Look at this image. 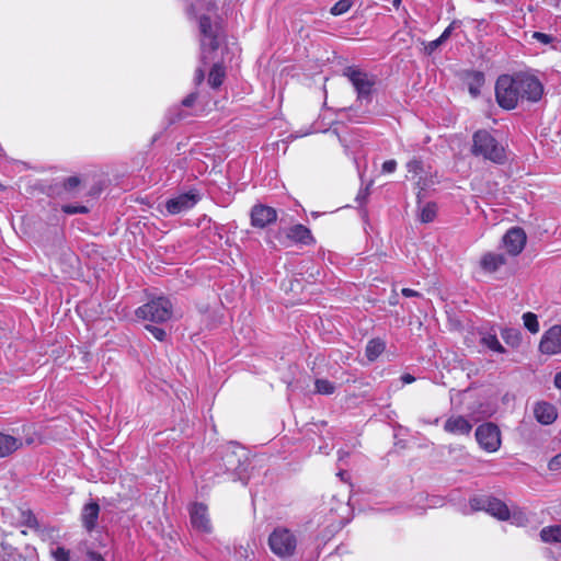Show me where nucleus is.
<instances>
[{
	"instance_id": "nucleus-40",
	"label": "nucleus",
	"mask_w": 561,
	"mask_h": 561,
	"mask_svg": "<svg viewBox=\"0 0 561 561\" xmlns=\"http://www.w3.org/2000/svg\"><path fill=\"white\" fill-rule=\"evenodd\" d=\"M196 98H197L196 93L188 94L186 98L183 99L182 105L185 107H191L194 104V102L196 101Z\"/></svg>"
},
{
	"instance_id": "nucleus-17",
	"label": "nucleus",
	"mask_w": 561,
	"mask_h": 561,
	"mask_svg": "<svg viewBox=\"0 0 561 561\" xmlns=\"http://www.w3.org/2000/svg\"><path fill=\"white\" fill-rule=\"evenodd\" d=\"M444 430L451 435H469L472 430V424L462 415H451L446 420Z\"/></svg>"
},
{
	"instance_id": "nucleus-44",
	"label": "nucleus",
	"mask_w": 561,
	"mask_h": 561,
	"mask_svg": "<svg viewBox=\"0 0 561 561\" xmlns=\"http://www.w3.org/2000/svg\"><path fill=\"white\" fill-rule=\"evenodd\" d=\"M451 31H453V24H450L447 28H445V31L439 36L440 39H443L445 42L450 36Z\"/></svg>"
},
{
	"instance_id": "nucleus-21",
	"label": "nucleus",
	"mask_w": 561,
	"mask_h": 561,
	"mask_svg": "<svg viewBox=\"0 0 561 561\" xmlns=\"http://www.w3.org/2000/svg\"><path fill=\"white\" fill-rule=\"evenodd\" d=\"M22 446L20 438L0 432V457L4 458Z\"/></svg>"
},
{
	"instance_id": "nucleus-7",
	"label": "nucleus",
	"mask_w": 561,
	"mask_h": 561,
	"mask_svg": "<svg viewBox=\"0 0 561 561\" xmlns=\"http://www.w3.org/2000/svg\"><path fill=\"white\" fill-rule=\"evenodd\" d=\"M359 100L368 101L376 83L375 77L357 67H348L344 70Z\"/></svg>"
},
{
	"instance_id": "nucleus-52",
	"label": "nucleus",
	"mask_w": 561,
	"mask_h": 561,
	"mask_svg": "<svg viewBox=\"0 0 561 561\" xmlns=\"http://www.w3.org/2000/svg\"><path fill=\"white\" fill-rule=\"evenodd\" d=\"M339 525H340V526H343V525H344V519H343V518H341V520L339 522Z\"/></svg>"
},
{
	"instance_id": "nucleus-36",
	"label": "nucleus",
	"mask_w": 561,
	"mask_h": 561,
	"mask_svg": "<svg viewBox=\"0 0 561 561\" xmlns=\"http://www.w3.org/2000/svg\"><path fill=\"white\" fill-rule=\"evenodd\" d=\"M62 211L69 215L73 214H85L88 213V208L85 206H73V205H64Z\"/></svg>"
},
{
	"instance_id": "nucleus-34",
	"label": "nucleus",
	"mask_w": 561,
	"mask_h": 561,
	"mask_svg": "<svg viewBox=\"0 0 561 561\" xmlns=\"http://www.w3.org/2000/svg\"><path fill=\"white\" fill-rule=\"evenodd\" d=\"M253 556V550L249 545H239L234 548V558L238 561H247L250 559V557Z\"/></svg>"
},
{
	"instance_id": "nucleus-3",
	"label": "nucleus",
	"mask_w": 561,
	"mask_h": 561,
	"mask_svg": "<svg viewBox=\"0 0 561 561\" xmlns=\"http://www.w3.org/2000/svg\"><path fill=\"white\" fill-rule=\"evenodd\" d=\"M267 545L273 554L286 561L295 557L298 548V536L295 530L278 525L268 535Z\"/></svg>"
},
{
	"instance_id": "nucleus-29",
	"label": "nucleus",
	"mask_w": 561,
	"mask_h": 561,
	"mask_svg": "<svg viewBox=\"0 0 561 561\" xmlns=\"http://www.w3.org/2000/svg\"><path fill=\"white\" fill-rule=\"evenodd\" d=\"M506 520H510L513 525L516 526H525L529 522V518L525 511L520 508H513L508 511V517Z\"/></svg>"
},
{
	"instance_id": "nucleus-49",
	"label": "nucleus",
	"mask_w": 561,
	"mask_h": 561,
	"mask_svg": "<svg viewBox=\"0 0 561 561\" xmlns=\"http://www.w3.org/2000/svg\"><path fill=\"white\" fill-rule=\"evenodd\" d=\"M214 9H215L214 3L208 2V3H207V5H206V11H207L208 13H211V12L214 11Z\"/></svg>"
},
{
	"instance_id": "nucleus-48",
	"label": "nucleus",
	"mask_w": 561,
	"mask_h": 561,
	"mask_svg": "<svg viewBox=\"0 0 561 561\" xmlns=\"http://www.w3.org/2000/svg\"><path fill=\"white\" fill-rule=\"evenodd\" d=\"M545 2H547L549 5H552L559 10H561V0H543Z\"/></svg>"
},
{
	"instance_id": "nucleus-18",
	"label": "nucleus",
	"mask_w": 561,
	"mask_h": 561,
	"mask_svg": "<svg viewBox=\"0 0 561 561\" xmlns=\"http://www.w3.org/2000/svg\"><path fill=\"white\" fill-rule=\"evenodd\" d=\"M505 263L504 254L497 252H486L480 259V267L486 274L496 273Z\"/></svg>"
},
{
	"instance_id": "nucleus-20",
	"label": "nucleus",
	"mask_w": 561,
	"mask_h": 561,
	"mask_svg": "<svg viewBox=\"0 0 561 561\" xmlns=\"http://www.w3.org/2000/svg\"><path fill=\"white\" fill-rule=\"evenodd\" d=\"M536 420L545 425L552 424L558 416L557 409L553 404L548 402H539L534 410Z\"/></svg>"
},
{
	"instance_id": "nucleus-14",
	"label": "nucleus",
	"mask_w": 561,
	"mask_h": 561,
	"mask_svg": "<svg viewBox=\"0 0 561 561\" xmlns=\"http://www.w3.org/2000/svg\"><path fill=\"white\" fill-rule=\"evenodd\" d=\"M526 239V233L522 228L513 227L503 236L502 242L507 253L516 256L524 250Z\"/></svg>"
},
{
	"instance_id": "nucleus-6",
	"label": "nucleus",
	"mask_w": 561,
	"mask_h": 561,
	"mask_svg": "<svg viewBox=\"0 0 561 561\" xmlns=\"http://www.w3.org/2000/svg\"><path fill=\"white\" fill-rule=\"evenodd\" d=\"M495 96L501 107L506 110L516 107L520 100V94L515 76L503 75L499 77L495 84Z\"/></svg>"
},
{
	"instance_id": "nucleus-39",
	"label": "nucleus",
	"mask_w": 561,
	"mask_h": 561,
	"mask_svg": "<svg viewBox=\"0 0 561 561\" xmlns=\"http://www.w3.org/2000/svg\"><path fill=\"white\" fill-rule=\"evenodd\" d=\"M397 162L396 160H387L382 163V171L386 173H392L396 171Z\"/></svg>"
},
{
	"instance_id": "nucleus-19",
	"label": "nucleus",
	"mask_w": 561,
	"mask_h": 561,
	"mask_svg": "<svg viewBox=\"0 0 561 561\" xmlns=\"http://www.w3.org/2000/svg\"><path fill=\"white\" fill-rule=\"evenodd\" d=\"M408 179L415 180L421 191L428 186V180L425 175L423 163L419 159H412L407 163Z\"/></svg>"
},
{
	"instance_id": "nucleus-2",
	"label": "nucleus",
	"mask_w": 561,
	"mask_h": 561,
	"mask_svg": "<svg viewBox=\"0 0 561 561\" xmlns=\"http://www.w3.org/2000/svg\"><path fill=\"white\" fill-rule=\"evenodd\" d=\"M190 11L198 19L202 60L206 64L214 59L213 54L219 47V27L211 23L209 14H199V3L192 4Z\"/></svg>"
},
{
	"instance_id": "nucleus-26",
	"label": "nucleus",
	"mask_w": 561,
	"mask_h": 561,
	"mask_svg": "<svg viewBox=\"0 0 561 561\" xmlns=\"http://www.w3.org/2000/svg\"><path fill=\"white\" fill-rule=\"evenodd\" d=\"M501 336L513 348H517L522 344V333L518 329L504 328L501 330Z\"/></svg>"
},
{
	"instance_id": "nucleus-11",
	"label": "nucleus",
	"mask_w": 561,
	"mask_h": 561,
	"mask_svg": "<svg viewBox=\"0 0 561 561\" xmlns=\"http://www.w3.org/2000/svg\"><path fill=\"white\" fill-rule=\"evenodd\" d=\"M527 43L541 53H547L548 50L561 53V35L536 31L531 32L527 37Z\"/></svg>"
},
{
	"instance_id": "nucleus-13",
	"label": "nucleus",
	"mask_w": 561,
	"mask_h": 561,
	"mask_svg": "<svg viewBox=\"0 0 561 561\" xmlns=\"http://www.w3.org/2000/svg\"><path fill=\"white\" fill-rule=\"evenodd\" d=\"M539 351L547 355L561 353V325H552L543 333L539 343Z\"/></svg>"
},
{
	"instance_id": "nucleus-35",
	"label": "nucleus",
	"mask_w": 561,
	"mask_h": 561,
	"mask_svg": "<svg viewBox=\"0 0 561 561\" xmlns=\"http://www.w3.org/2000/svg\"><path fill=\"white\" fill-rule=\"evenodd\" d=\"M352 7V0H340L331 8V14L342 15Z\"/></svg>"
},
{
	"instance_id": "nucleus-1",
	"label": "nucleus",
	"mask_w": 561,
	"mask_h": 561,
	"mask_svg": "<svg viewBox=\"0 0 561 561\" xmlns=\"http://www.w3.org/2000/svg\"><path fill=\"white\" fill-rule=\"evenodd\" d=\"M214 459L213 466L216 468L214 477L225 473L232 476L233 480L245 481L248 453L237 444H229L220 449Z\"/></svg>"
},
{
	"instance_id": "nucleus-4",
	"label": "nucleus",
	"mask_w": 561,
	"mask_h": 561,
	"mask_svg": "<svg viewBox=\"0 0 561 561\" xmlns=\"http://www.w3.org/2000/svg\"><path fill=\"white\" fill-rule=\"evenodd\" d=\"M471 151L474 156H481L497 164H502L506 160L505 147L485 129L477 130L473 134Z\"/></svg>"
},
{
	"instance_id": "nucleus-43",
	"label": "nucleus",
	"mask_w": 561,
	"mask_h": 561,
	"mask_svg": "<svg viewBox=\"0 0 561 561\" xmlns=\"http://www.w3.org/2000/svg\"><path fill=\"white\" fill-rule=\"evenodd\" d=\"M402 295L404 297H417L419 296V293L411 289V288H403L402 289Z\"/></svg>"
},
{
	"instance_id": "nucleus-50",
	"label": "nucleus",
	"mask_w": 561,
	"mask_h": 561,
	"mask_svg": "<svg viewBox=\"0 0 561 561\" xmlns=\"http://www.w3.org/2000/svg\"><path fill=\"white\" fill-rule=\"evenodd\" d=\"M401 2H402V0H392V4H393V7H396V8H399V7H400V4H401Z\"/></svg>"
},
{
	"instance_id": "nucleus-5",
	"label": "nucleus",
	"mask_w": 561,
	"mask_h": 561,
	"mask_svg": "<svg viewBox=\"0 0 561 561\" xmlns=\"http://www.w3.org/2000/svg\"><path fill=\"white\" fill-rule=\"evenodd\" d=\"M172 304L165 297H157L136 310L139 319L151 322H165L172 317Z\"/></svg>"
},
{
	"instance_id": "nucleus-24",
	"label": "nucleus",
	"mask_w": 561,
	"mask_h": 561,
	"mask_svg": "<svg viewBox=\"0 0 561 561\" xmlns=\"http://www.w3.org/2000/svg\"><path fill=\"white\" fill-rule=\"evenodd\" d=\"M480 342L482 345L488 347L490 351L497 353V354H504L506 352L505 347L501 344L499 341L496 334L491 331L481 332Z\"/></svg>"
},
{
	"instance_id": "nucleus-22",
	"label": "nucleus",
	"mask_w": 561,
	"mask_h": 561,
	"mask_svg": "<svg viewBox=\"0 0 561 561\" xmlns=\"http://www.w3.org/2000/svg\"><path fill=\"white\" fill-rule=\"evenodd\" d=\"M288 238L302 244H311L314 242L311 231L304 225H295L289 228Z\"/></svg>"
},
{
	"instance_id": "nucleus-10",
	"label": "nucleus",
	"mask_w": 561,
	"mask_h": 561,
	"mask_svg": "<svg viewBox=\"0 0 561 561\" xmlns=\"http://www.w3.org/2000/svg\"><path fill=\"white\" fill-rule=\"evenodd\" d=\"M515 79L519 90L520 100L536 102L541 98L543 88L536 77L518 73L515 75Z\"/></svg>"
},
{
	"instance_id": "nucleus-42",
	"label": "nucleus",
	"mask_w": 561,
	"mask_h": 561,
	"mask_svg": "<svg viewBox=\"0 0 561 561\" xmlns=\"http://www.w3.org/2000/svg\"><path fill=\"white\" fill-rule=\"evenodd\" d=\"M88 560L87 561H104L103 557L100 553H96L94 551L88 552Z\"/></svg>"
},
{
	"instance_id": "nucleus-28",
	"label": "nucleus",
	"mask_w": 561,
	"mask_h": 561,
	"mask_svg": "<svg viewBox=\"0 0 561 561\" xmlns=\"http://www.w3.org/2000/svg\"><path fill=\"white\" fill-rule=\"evenodd\" d=\"M225 68L220 64H214L208 76V83L213 88H218L224 82Z\"/></svg>"
},
{
	"instance_id": "nucleus-53",
	"label": "nucleus",
	"mask_w": 561,
	"mask_h": 561,
	"mask_svg": "<svg viewBox=\"0 0 561 561\" xmlns=\"http://www.w3.org/2000/svg\"><path fill=\"white\" fill-rule=\"evenodd\" d=\"M3 187H4V186L0 183V191H1V190H3Z\"/></svg>"
},
{
	"instance_id": "nucleus-51",
	"label": "nucleus",
	"mask_w": 561,
	"mask_h": 561,
	"mask_svg": "<svg viewBox=\"0 0 561 561\" xmlns=\"http://www.w3.org/2000/svg\"><path fill=\"white\" fill-rule=\"evenodd\" d=\"M343 459V453L340 450L339 451V460L341 461Z\"/></svg>"
},
{
	"instance_id": "nucleus-15",
	"label": "nucleus",
	"mask_w": 561,
	"mask_h": 561,
	"mask_svg": "<svg viewBox=\"0 0 561 561\" xmlns=\"http://www.w3.org/2000/svg\"><path fill=\"white\" fill-rule=\"evenodd\" d=\"M191 524L199 533L209 534L211 524L207 507L201 503H195L190 507Z\"/></svg>"
},
{
	"instance_id": "nucleus-47",
	"label": "nucleus",
	"mask_w": 561,
	"mask_h": 561,
	"mask_svg": "<svg viewBox=\"0 0 561 561\" xmlns=\"http://www.w3.org/2000/svg\"><path fill=\"white\" fill-rule=\"evenodd\" d=\"M444 43L443 39H440V37H438L437 39L433 41L430 43V48L432 50L436 49L439 45H442Z\"/></svg>"
},
{
	"instance_id": "nucleus-30",
	"label": "nucleus",
	"mask_w": 561,
	"mask_h": 561,
	"mask_svg": "<svg viewBox=\"0 0 561 561\" xmlns=\"http://www.w3.org/2000/svg\"><path fill=\"white\" fill-rule=\"evenodd\" d=\"M437 206L435 203H426L420 208V220L424 224L432 222L436 217Z\"/></svg>"
},
{
	"instance_id": "nucleus-8",
	"label": "nucleus",
	"mask_w": 561,
	"mask_h": 561,
	"mask_svg": "<svg viewBox=\"0 0 561 561\" xmlns=\"http://www.w3.org/2000/svg\"><path fill=\"white\" fill-rule=\"evenodd\" d=\"M476 439L484 451L495 453L500 449L501 432L499 427L493 423H484L477 427Z\"/></svg>"
},
{
	"instance_id": "nucleus-38",
	"label": "nucleus",
	"mask_w": 561,
	"mask_h": 561,
	"mask_svg": "<svg viewBox=\"0 0 561 561\" xmlns=\"http://www.w3.org/2000/svg\"><path fill=\"white\" fill-rule=\"evenodd\" d=\"M548 468L551 471H557L561 469V453L550 459Z\"/></svg>"
},
{
	"instance_id": "nucleus-23",
	"label": "nucleus",
	"mask_w": 561,
	"mask_h": 561,
	"mask_svg": "<svg viewBox=\"0 0 561 561\" xmlns=\"http://www.w3.org/2000/svg\"><path fill=\"white\" fill-rule=\"evenodd\" d=\"M100 513V506L98 503H89L82 510V523L88 530H92L95 527Z\"/></svg>"
},
{
	"instance_id": "nucleus-32",
	"label": "nucleus",
	"mask_w": 561,
	"mask_h": 561,
	"mask_svg": "<svg viewBox=\"0 0 561 561\" xmlns=\"http://www.w3.org/2000/svg\"><path fill=\"white\" fill-rule=\"evenodd\" d=\"M50 557L54 561H71L70 550L61 546H51L49 549Z\"/></svg>"
},
{
	"instance_id": "nucleus-33",
	"label": "nucleus",
	"mask_w": 561,
	"mask_h": 561,
	"mask_svg": "<svg viewBox=\"0 0 561 561\" xmlns=\"http://www.w3.org/2000/svg\"><path fill=\"white\" fill-rule=\"evenodd\" d=\"M314 386L320 394H332L335 390L334 383L327 379H317Z\"/></svg>"
},
{
	"instance_id": "nucleus-45",
	"label": "nucleus",
	"mask_w": 561,
	"mask_h": 561,
	"mask_svg": "<svg viewBox=\"0 0 561 561\" xmlns=\"http://www.w3.org/2000/svg\"><path fill=\"white\" fill-rule=\"evenodd\" d=\"M401 380L404 385H408L412 383L415 380V378L410 374H404L401 376Z\"/></svg>"
},
{
	"instance_id": "nucleus-12",
	"label": "nucleus",
	"mask_w": 561,
	"mask_h": 561,
	"mask_svg": "<svg viewBox=\"0 0 561 561\" xmlns=\"http://www.w3.org/2000/svg\"><path fill=\"white\" fill-rule=\"evenodd\" d=\"M199 198L201 197L196 191H190L168 199L165 203V209L170 215H178L193 208Z\"/></svg>"
},
{
	"instance_id": "nucleus-25",
	"label": "nucleus",
	"mask_w": 561,
	"mask_h": 561,
	"mask_svg": "<svg viewBox=\"0 0 561 561\" xmlns=\"http://www.w3.org/2000/svg\"><path fill=\"white\" fill-rule=\"evenodd\" d=\"M386 350V342L381 339H371L368 341L365 350L366 357L369 362L376 360Z\"/></svg>"
},
{
	"instance_id": "nucleus-9",
	"label": "nucleus",
	"mask_w": 561,
	"mask_h": 561,
	"mask_svg": "<svg viewBox=\"0 0 561 561\" xmlns=\"http://www.w3.org/2000/svg\"><path fill=\"white\" fill-rule=\"evenodd\" d=\"M470 506L474 511H485L500 520H506L508 517L510 508L499 499L486 496L473 497L470 500Z\"/></svg>"
},
{
	"instance_id": "nucleus-16",
	"label": "nucleus",
	"mask_w": 561,
	"mask_h": 561,
	"mask_svg": "<svg viewBox=\"0 0 561 561\" xmlns=\"http://www.w3.org/2000/svg\"><path fill=\"white\" fill-rule=\"evenodd\" d=\"M277 218L276 210L264 205H256L251 211V222L254 227L264 228Z\"/></svg>"
},
{
	"instance_id": "nucleus-31",
	"label": "nucleus",
	"mask_w": 561,
	"mask_h": 561,
	"mask_svg": "<svg viewBox=\"0 0 561 561\" xmlns=\"http://www.w3.org/2000/svg\"><path fill=\"white\" fill-rule=\"evenodd\" d=\"M524 327L533 334H536L540 330L538 317L534 312H525L522 317Z\"/></svg>"
},
{
	"instance_id": "nucleus-41",
	"label": "nucleus",
	"mask_w": 561,
	"mask_h": 561,
	"mask_svg": "<svg viewBox=\"0 0 561 561\" xmlns=\"http://www.w3.org/2000/svg\"><path fill=\"white\" fill-rule=\"evenodd\" d=\"M79 184V179L76 176L68 178L65 182V187L67 190H72Z\"/></svg>"
},
{
	"instance_id": "nucleus-37",
	"label": "nucleus",
	"mask_w": 561,
	"mask_h": 561,
	"mask_svg": "<svg viewBox=\"0 0 561 561\" xmlns=\"http://www.w3.org/2000/svg\"><path fill=\"white\" fill-rule=\"evenodd\" d=\"M147 330L152 334L154 339L158 341H163L165 337V331L159 327L147 325Z\"/></svg>"
},
{
	"instance_id": "nucleus-46",
	"label": "nucleus",
	"mask_w": 561,
	"mask_h": 561,
	"mask_svg": "<svg viewBox=\"0 0 561 561\" xmlns=\"http://www.w3.org/2000/svg\"><path fill=\"white\" fill-rule=\"evenodd\" d=\"M204 80V70L197 69L195 72V81L201 83Z\"/></svg>"
},
{
	"instance_id": "nucleus-27",
	"label": "nucleus",
	"mask_w": 561,
	"mask_h": 561,
	"mask_svg": "<svg viewBox=\"0 0 561 561\" xmlns=\"http://www.w3.org/2000/svg\"><path fill=\"white\" fill-rule=\"evenodd\" d=\"M540 538L545 542H561V525L542 528L540 531Z\"/></svg>"
}]
</instances>
